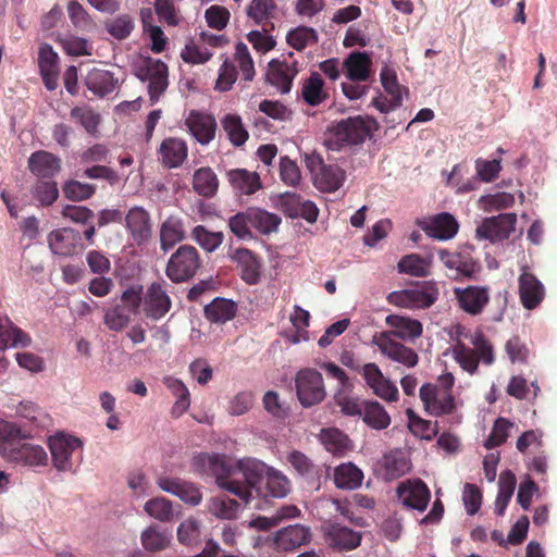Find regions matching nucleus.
<instances>
[{"mask_svg": "<svg viewBox=\"0 0 557 557\" xmlns=\"http://www.w3.org/2000/svg\"><path fill=\"white\" fill-rule=\"evenodd\" d=\"M193 466L200 473L213 475L219 487L246 505L255 496L284 498L290 492V481L283 472L256 458L233 460L224 454H200Z\"/></svg>", "mask_w": 557, "mask_h": 557, "instance_id": "nucleus-1", "label": "nucleus"}, {"mask_svg": "<svg viewBox=\"0 0 557 557\" xmlns=\"http://www.w3.org/2000/svg\"><path fill=\"white\" fill-rule=\"evenodd\" d=\"M458 336H463L473 346L471 348L458 338L451 347L453 358L463 371L475 374L480 362L485 366L494 363V347L481 331L471 333L462 329L458 332Z\"/></svg>", "mask_w": 557, "mask_h": 557, "instance_id": "nucleus-2", "label": "nucleus"}, {"mask_svg": "<svg viewBox=\"0 0 557 557\" xmlns=\"http://www.w3.org/2000/svg\"><path fill=\"white\" fill-rule=\"evenodd\" d=\"M455 377L450 372L441 374L435 383H425L420 387L419 396L424 410L433 417L451 414L456 410L453 395Z\"/></svg>", "mask_w": 557, "mask_h": 557, "instance_id": "nucleus-3", "label": "nucleus"}, {"mask_svg": "<svg viewBox=\"0 0 557 557\" xmlns=\"http://www.w3.org/2000/svg\"><path fill=\"white\" fill-rule=\"evenodd\" d=\"M377 128V121L368 115L342 120L330 132V148L339 149L343 146L361 144Z\"/></svg>", "mask_w": 557, "mask_h": 557, "instance_id": "nucleus-4", "label": "nucleus"}, {"mask_svg": "<svg viewBox=\"0 0 557 557\" xmlns=\"http://www.w3.org/2000/svg\"><path fill=\"white\" fill-rule=\"evenodd\" d=\"M202 267L199 251L191 245H181L169 258L165 274L175 284L188 282Z\"/></svg>", "mask_w": 557, "mask_h": 557, "instance_id": "nucleus-5", "label": "nucleus"}, {"mask_svg": "<svg viewBox=\"0 0 557 557\" xmlns=\"http://www.w3.org/2000/svg\"><path fill=\"white\" fill-rule=\"evenodd\" d=\"M305 164L312 175L315 187L321 191L334 193L345 182V171L337 164H325L318 153L306 154Z\"/></svg>", "mask_w": 557, "mask_h": 557, "instance_id": "nucleus-6", "label": "nucleus"}, {"mask_svg": "<svg viewBox=\"0 0 557 557\" xmlns=\"http://www.w3.org/2000/svg\"><path fill=\"white\" fill-rule=\"evenodd\" d=\"M296 395L305 408L321 404L326 397L322 374L312 368L300 369L295 376Z\"/></svg>", "mask_w": 557, "mask_h": 557, "instance_id": "nucleus-7", "label": "nucleus"}, {"mask_svg": "<svg viewBox=\"0 0 557 557\" xmlns=\"http://www.w3.org/2000/svg\"><path fill=\"white\" fill-rule=\"evenodd\" d=\"M49 448L52 462L59 471H73L82 460V442L73 436L57 435L50 437Z\"/></svg>", "mask_w": 557, "mask_h": 557, "instance_id": "nucleus-8", "label": "nucleus"}, {"mask_svg": "<svg viewBox=\"0 0 557 557\" xmlns=\"http://www.w3.org/2000/svg\"><path fill=\"white\" fill-rule=\"evenodd\" d=\"M8 461L26 467L46 466L48 454L40 445L16 440L4 447Z\"/></svg>", "mask_w": 557, "mask_h": 557, "instance_id": "nucleus-9", "label": "nucleus"}, {"mask_svg": "<svg viewBox=\"0 0 557 557\" xmlns=\"http://www.w3.org/2000/svg\"><path fill=\"white\" fill-rule=\"evenodd\" d=\"M438 297V289L429 287L426 289H403L392 292L387 296L389 304L409 308V309H425L430 308Z\"/></svg>", "mask_w": 557, "mask_h": 557, "instance_id": "nucleus-10", "label": "nucleus"}, {"mask_svg": "<svg viewBox=\"0 0 557 557\" xmlns=\"http://www.w3.org/2000/svg\"><path fill=\"white\" fill-rule=\"evenodd\" d=\"M141 79H148V91L151 103H156L169 85L168 65L159 59L147 58L140 69Z\"/></svg>", "mask_w": 557, "mask_h": 557, "instance_id": "nucleus-11", "label": "nucleus"}, {"mask_svg": "<svg viewBox=\"0 0 557 557\" xmlns=\"http://www.w3.org/2000/svg\"><path fill=\"white\" fill-rule=\"evenodd\" d=\"M417 225L431 238L437 240L451 239L459 230L457 220L448 212L417 221Z\"/></svg>", "mask_w": 557, "mask_h": 557, "instance_id": "nucleus-12", "label": "nucleus"}, {"mask_svg": "<svg viewBox=\"0 0 557 557\" xmlns=\"http://www.w3.org/2000/svg\"><path fill=\"white\" fill-rule=\"evenodd\" d=\"M165 282H153L147 287L144 293V308L145 315L151 320H160L163 318L172 307V301L164 288Z\"/></svg>", "mask_w": 557, "mask_h": 557, "instance_id": "nucleus-13", "label": "nucleus"}, {"mask_svg": "<svg viewBox=\"0 0 557 557\" xmlns=\"http://www.w3.org/2000/svg\"><path fill=\"white\" fill-rule=\"evenodd\" d=\"M517 216L515 213H502L497 216L485 219L476 228V234L481 238L491 242H499L509 238L515 231Z\"/></svg>", "mask_w": 557, "mask_h": 557, "instance_id": "nucleus-14", "label": "nucleus"}, {"mask_svg": "<svg viewBox=\"0 0 557 557\" xmlns=\"http://www.w3.org/2000/svg\"><path fill=\"white\" fill-rule=\"evenodd\" d=\"M458 306L470 315H479L490 301V288L487 286H467L454 288Z\"/></svg>", "mask_w": 557, "mask_h": 557, "instance_id": "nucleus-15", "label": "nucleus"}, {"mask_svg": "<svg viewBox=\"0 0 557 557\" xmlns=\"http://www.w3.org/2000/svg\"><path fill=\"white\" fill-rule=\"evenodd\" d=\"M397 496L405 507L422 512L429 505L431 493L428 485L418 479L400 483L397 487Z\"/></svg>", "mask_w": 557, "mask_h": 557, "instance_id": "nucleus-16", "label": "nucleus"}, {"mask_svg": "<svg viewBox=\"0 0 557 557\" xmlns=\"http://www.w3.org/2000/svg\"><path fill=\"white\" fill-rule=\"evenodd\" d=\"M125 227L137 245L147 243L152 235V222L149 212L139 206L132 207L124 216Z\"/></svg>", "mask_w": 557, "mask_h": 557, "instance_id": "nucleus-17", "label": "nucleus"}, {"mask_svg": "<svg viewBox=\"0 0 557 557\" xmlns=\"http://www.w3.org/2000/svg\"><path fill=\"white\" fill-rule=\"evenodd\" d=\"M297 61L288 62L286 60L274 59L269 62L267 70V82L275 87L280 92L287 94L290 91L293 81L298 74Z\"/></svg>", "mask_w": 557, "mask_h": 557, "instance_id": "nucleus-18", "label": "nucleus"}, {"mask_svg": "<svg viewBox=\"0 0 557 557\" xmlns=\"http://www.w3.org/2000/svg\"><path fill=\"white\" fill-rule=\"evenodd\" d=\"M438 257L444 265L453 272L451 277H473L481 267L468 252H450L438 250Z\"/></svg>", "mask_w": 557, "mask_h": 557, "instance_id": "nucleus-19", "label": "nucleus"}, {"mask_svg": "<svg viewBox=\"0 0 557 557\" xmlns=\"http://www.w3.org/2000/svg\"><path fill=\"white\" fill-rule=\"evenodd\" d=\"M518 284L522 306L528 310L539 307L545 297V288L540 280L533 273L524 270L518 278Z\"/></svg>", "mask_w": 557, "mask_h": 557, "instance_id": "nucleus-20", "label": "nucleus"}, {"mask_svg": "<svg viewBox=\"0 0 557 557\" xmlns=\"http://www.w3.org/2000/svg\"><path fill=\"white\" fill-rule=\"evenodd\" d=\"M185 124L190 134L201 145H208L215 136L216 122L211 114L191 110L185 120Z\"/></svg>", "mask_w": 557, "mask_h": 557, "instance_id": "nucleus-21", "label": "nucleus"}, {"mask_svg": "<svg viewBox=\"0 0 557 557\" xmlns=\"http://www.w3.org/2000/svg\"><path fill=\"white\" fill-rule=\"evenodd\" d=\"M329 545L338 550H351L361 543V533L336 522L329 523L324 529Z\"/></svg>", "mask_w": 557, "mask_h": 557, "instance_id": "nucleus-22", "label": "nucleus"}, {"mask_svg": "<svg viewBox=\"0 0 557 557\" xmlns=\"http://www.w3.org/2000/svg\"><path fill=\"white\" fill-rule=\"evenodd\" d=\"M311 530L304 524H290L275 533L274 542L277 549L289 552L308 544L311 541Z\"/></svg>", "mask_w": 557, "mask_h": 557, "instance_id": "nucleus-23", "label": "nucleus"}, {"mask_svg": "<svg viewBox=\"0 0 557 557\" xmlns=\"http://www.w3.org/2000/svg\"><path fill=\"white\" fill-rule=\"evenodd\" d=\"M157 484L162 491L180 497L187 504L195 506L202 499L201 492L194 483L178 478L159 476L157 479Z\"/></svg>", "mask_w": 557, "mask_h": 557, "instance_id": "nucleus-24", "label": "nucleus"}, {"mask_svg": "<svg viewBox=\"0 0 557 557\" xmlns=\"http://www.w3.org/2000/svg\"><path fill=\"white\" fill-rule=\"evenodd\" d=\"M226 177L233 190L239 196H251L263 187L261 177L256 171L232 169L227 171Z\"/></svg>", "mask_w": 557, "mask_h": 557, "instance_id": "nucleus-25", "label": "nucleus"}, {"mask_svg": "<svg viewBox=\"0 0 557 557\" xmlns=\"http://www.w3.org/2000/svg\"><path fill=\"white\" fill-rule=\"evenodd\" d=\"M28 169L38 178L53 180L61 171V159L52 152L38 150L29 156Z\"/></svg>", "mask_w": 557, "mask_h": 557, "instance_id": "nucleus-26", "label": "nucleus"}, {"mask_svg": "<svg viewBox=\"0 0 557 557\" xmlns=\"http://www.w3.org/2000/svg\"><path fill=\"white\" fill-rule=\"evenodd\" d=\"M81 242L79 232L71 227L52 231L48 235V244L54 255L69 257L77 252Z\"/></svg>", "mask_w": 557, "mask_h": 557, "instance_id": "nucleus-27", "label": "nucleus"}, {"mask_svg": "<svg viewBox=\"0 0 557 557\" xmlns=\"http://www.w3.org/2000/svg\"><path fill=\"white\" fill-rule=\"evenodd\" d=\"M230 257L240 269V276L247 284L255 285L260 281L261 263L251 250L237 248L230 252Z\"/></svg>", "mask_w": 557, "mask_h": 557, "instance_id": "nucleus-28", "label": "nucleus"}, {"mask_svg": "<svg viewBox=\"0 0 557 557\" xmlns=\"http://www.w3.org/2000/svg\"><path fill=\"white\" fill-rule=\"evenodd\" d=\"M158 152L163 166L168 169H176L186 160L188 147L185 140L176 137H169L161 143Z\"/></svg>", "mask_w": 557, "mask_h": 557, "instance_id": "nucleus-29", "label": "nucleus"}, {"mask_svg": "<svg viewBox=\"0 0 557 557\" xmlns=\"http://www.w3.org/2000/svg\"><path fill=\"white\" fill-rule=\"evenodd\" d=\"M107 34L117 41H124L132 37L137 28V20L133 13L124 12L112 15L103 22Z\"/></svg>", "mask_w": 557, "mask_h": 557, "instance_id": "nucleus-30", "label": "nucleus"}, {"mask_svg": "<svg viewBox=\"0 0 557 557\" xmlns=\"http://www.w3.org/2000/svg\"><path fill=\"white\" fill-rule=\"evenodd\" d=\"M372 60L367 52L354 51L343 63L346 77L350 82H367L371 77Z\"/></svg>", "mask_w": 557, "mask_h": 557, "instance_id": "nucleus-31", "label": "nucleus"}, {"mask_svg": "<svg viewBox=\"0 0 557 557\" xmlns=\"http://www.w3.org/2000/svg\"><path fill=\"white\" fill-rule=\"evenodd\" d=\"M277 5L275 0H251L246 8V14L256 25L262 26L263 32L273 28Z\"/></svg>", "mask_w": 557, "mask_h": 557, "instance_id": "nucleus-32", "label": "nucleus"}, {"mask_svg": "<svg viewBox=\"0 0 557 557\" xmlns=\"http://www.w3.org/2000/svg\"><path fill=\"white\" fill-rule=\"evenodd\" d=\"M117 81L107 70L92 69L88 72L85 84L98 97H104L114 91Z\"/></svg>", "mask_w": 557, "mask_h": 557, "instance_id": "nucleus-33", "label": "nucleus"}, {"mask_svg": "<svg viewBox=\"0 0 557 557\" xmlns=\"http://www.w3.org/2000/svg\"><path fill=\"white\" fill-rule=\"evenodd\" d=\"M203 311L210 322L223 324L236 315L237 305L230 299L216 297L205 306Z\"/></svg>", "mask_w": 557, "mask_h": 557, "instance_id": "nucleus-34", "label": "nucleus"}, {"mask_svg": "<svg viewBox=\"0 0 557 557\" xmlns=\"http://www.w3.org/2000/svg\"><path fill=\"white\" fill-rule=\"evenodd\" d=\"M301 97L307 104L312 107H317L327 99L324 81L318 72H311L310 76L304 81Z\"/></svg>", "mask_w": 557, "mask_h": 557, "instance_id": "nucleus-35", "label": "nucleus"}, {"mask_svg": "<svg viewBox=\"0 0 557 557\" xmlns=\"http://www.w3.org/2000/svg\"><path fill=\"white\" fill-rule=\"evenodd\" d=\"M380 350L391 360L399 362L408 368L414 367L419 361L418 354L413 349L395 341H387L381 344Z\"/></svg>", "mask_w": 557, "mask_h": 557, "instance_id": "nucleus-36", "label": "nucleus"}, {"mask_svg": "<svg viewBox=\"0 0 557 557\" xmlns=\"http://www.w3.org/2000/svg\"><path fill=\"white\" fill-rule=\"evenodd\" d=\"M431 257H421L418 253L404 256L397 263L399 273L417 277H426L431 274Z\"/></svg>", "mask_w": 557, "mask_h": 557, "instance_id": "nucleus-37", "label": "nucleus"}, {"mask_svg": "<svg viewBox=\"0 0 557 557\" xmlns=\"http://www.w3.org/2000/svg\"><path fill=\"white\" fill-rule=\"evenodd\" d=\"M293 469L309 482L318 481L321 475V468L312 462V460L299 450H292L286 457Z\"/></svg>", "mask_w": 557, "mask_h": 557, "instance_id": "nucleus-38", "label": "nucleus"}, {"mask_svg": "<svg viewBox=\"0 0 557 557\" xmlns=\"http://www.w3.org/2000/svg\"><path fill=\"white\" fill-rule=\"evenodd\" d=\"M164 385L169 388L176 401L172 407L173 417H181L190 406V394L186 385L178 379L173 376L163 377Z\"/></svg>", "mask_w": 557, "mask_h": 557, "instance_id": "nucleus-39", "label": "nucleus"}, {"mask_svg": "<svg viewBox=\"0 0 557 557\" xmlns=\"http://www.w3.org/2000/svg\"><path fill=\"white\" fill-rule=\"evenodd\" d=\"M250 224L260 234L269 235L276 232L282 219L272 212L258 207H249Z\"/></svg>", "mask_w": 557, "mask_h": 557, "instance_id": "nucleus-40", "label": "nucleus"}, {"mask_svg": "<svg viewBox=\"0 0 557 557\" xmlns=\"http://www.w3.org/2000/svg\"><path fill=\"white\" fill-rule=\"evenodd\" d=\"M363 422L373 430H385L391 424V417L379 401H363Z\"/></svg>", "mask_w": 557, "mask_h": 557, "instance_id": "nucleus-41", "label": "nucleus"}, {"mask_svg": "<svg viewBox=\"0 0 557 557\" xmlns=\"http://www.w3.org/2000/svg\"><path fill=\"white\" fill-rule=\"evenodd\" d=\"M363 480L362 471L354 463H342L334 470V483L342 490H355L361 486Z\"/></svg>", "mask_w": 557, "mask_h": 557, "instance_id": "nucleus-42", "label": "nucleus"}, {"mask_svg": "<svg viewBox=\"0 0 557 557\" xmlns=\"http://www.w3.org/2000/svg\"><path fill=\"white\" fill-rule=\"evenodd\" d=\"M70 117L82 125L87 134L97 136L99 133V125L101 115L91 107L84 104L71 109Z\"/></svg>", "mask_w": 557, "mask_h": 557, "instance_id": "nucleus-43", "label": "nucleus"}, {"mask_svg": "<svg viewBox=\"0 0 557 557\" xmlns=\"http://www.w3.org/2000/svg\"><path fill=\"white\" fill-rule=\"evenodd\" d=\"M516 476L507 470L500 473L498 481V494L495 502V512L503 516L516 488Z\"/></svg>", "mask_w": 557, "mask_h": 557, "instance_id": "nucleus-44", "label": "nucleus"}, {"mask_svg": "<svg viewBox=\"0 0 557 557\" xmlns=\"http://www.w3.org/2000/svg\"><path fill=\"white\" fill-rule=\"evenodd\" d=\"M195 191L203 197H212L219 187V180L210 168H200L195 171L193 177Z\"/></svg>", "mask_w": 557, "mask_h": 557, "instance_id": "nucleus-45", "label": "nucleus"}, {"mask_svg": "<svg viewBox=\"0 0 557 557\" xmlns=\"http://www.w3.org/2000/svg\"><path fill=\"white\" fill-rule=\"evenodd\" d=\"M221 125L230 141L235 147H240L248 140L249 134L245 128L239 115L231 113L226 114L221 120Z\"/></svg>", "mask_w": 557, "mask_h": 557, "instance_id": "nucleus-46", "label": "nucleus"}, {"mask_svg": "<svg viewBox=\"0 0 557 557\" xmlns=\"http://www.w3.org/2000/svg\"><path fill=\"white\" fill-rule=\"evenodd\" d=\"M184 238L185 233L181 221L169 218L162 223L160 228V245L162 250L166 251L173 248Z\"/></svg>", "mask_w": 557, "mask_h": 557, "instance_id": "nucleus-47", "label": "nucleus"}, {"mask_svg": "<svg viewBox=\"0 0 557 557\" xmlns=\"http://www.w3.org/2000/svg\"><path fill=\"white\" fill-rule=\"evenodd\" d=\"M386 323L397 330V334L401 338H416L422 334V324L420 321L392 314L386 318Z\"/></svg>", "mask_w": 557, "mask_h": 557, "instance_id": "nucleus-48", "label": "nucleus"}, {"mask_svg": "<svg viewBox=\"0 0 557 557\" xmlns=\"http://www.w3.org/2000/svg\"><path fill=\"white\" fill-rule=\"evenodd\" d=\"M406 414L408 417V428L413 435L428 441L433 440L437 435V422L432 423L429 420L422 419L410 408L406 410Z\"/></svg>", "mask_w": 557, "mask_h": 557, "instance_id": "nucleus-49", "label": "nucleus"}, {"mask_svg": "<svg viewBox=\"0 0 557 557\" xmlns=\"http://www.w3.org/2000/svg\"><path fill=\"white\" fill-rule=\"evenodd\" d=\"M32 195L41 206H51L59 197L57 182L39 178L32 187Z\"/></svg>", "mask_w": 557, "mask_h": 557, "instance_id": "nucleus-50", "label": "nucleus"}, {"mask_svg": "<svg viewBox=\"0 0 557 557\" xmlns=\"http://www.w3.org/2000/svg\"><path fill=\"white\" fill-rule=\"evenodd\" d=\"M170 541L171 535L161 531L158 525H150L141 533V544L149 552L163 550L170 544Z\"/></svg>", "mask_w": 557, "mask_h": 557, "instance_id": "nucleus-51", "label": "nucleus"}, {"mask_svg": "<svg viewBox=\"0 0 557 557\" xmlns=\"http://www.w3.org/2000/svg\"><path fill=\"white\" fill-rule=\"evenodd\" d=\"M96 190V185L82 183L76 180H69L62 186L64 197L74 202L90 199L95 195Z\"/></svg>", "mask_w": 557, "mask_h": 557, "instance_id": "nucleus-52", "label": "nucleus"}, {"mask_svg": "<svg viewBox=\"0 0 557 557\" xmlns=\"http://www.w3.org/2000/svg\"><path fill=\"white\" fill-rule=\"evenodd\" d=\"M287 44L294 49L301 51L309 46L318 42L315 29L307 26H299L288 32L286 36Z\"/></svg>", "mask_w": 557, "mask_h": 557, "instance_id": "nucleus-53", "label": "nucleus"}, {"mask_svg": "<svg viewBox=\"0 0 557 557\" xmlns=\"http://www.w3.org/2000/svg\"><path fill=\"white\" fill-rule=\"evenodd\" d=\"M145 511L152 518L161 521L168 522L172 520L174 516V510L172 506V502L164 497H154L149 499L145 504Z\"/></svg>", "mask_w": 557, "mask_h": 557, "instance_id": "nucleus-54", "label": "nucleus"}, {"mask_svg": "<svg viewBox=\"0 0 557 557\" xmlns=\"http://www.w3.org/2000/svg\"><path fill=\"white\" fill-rule=\"evenodd\" d=\"M132 315L119 304L107 309L103 317L104 325L115 332L124 330L131 322Z\"/></svg>", "mask_w": 557, "mask_h": 557, "instance_id": "nucleus-55", "label": "nucleus"}, {"mask_svg": "<svg viewBox=\"0 0 557 557\" xmlns=\"http://www.w3.org/2000/svg\"><path fill=\"white\" fill-rule=\"evenodd\" d=\"M228 227L231 232L239 239L249 240L253 238L250 231V215L249 209L237 212L228 219Z\"/></svg>", "mask_w": 557, "mask_h": 557, "instance_id": "nucleus-56", "label": "nucleus"}, {"mask_svg": "<svg viewBox=\"0 0 557 557\" xmlns=\"http://www.w3.org/2000/svg\"><path fill=\"white\" fill-rule=\"evenodd\" d=\"M191 237L208 252L214 251L224 238L221 232H210L203 225L194 227Z\"/></svg>", "mask_w": 557, "mask_h": 557, "instance_id": "nucleus-57", "label": "nucleus"}, {"mask_svg": "<svg viewBox=\"0 0 557 557\" xmlns=\"http://www.w3.org/2000/svg\"><path fill=\"white\" fill-rule=\"evenodd\" d=\"M121 307H124L131 315L139 313L140 307H144V290L141 285H132L121 295Z\"/></svg>", "mask_w": 557, "mask_h": 557, "instance_id": "nucleus-58", "label": "nucleus"}, {"mask_svg": "<svg viewBox=\"0 0 557 557\" xmlns=\"http://www.w3.org/2000/svg\"><path fill=\"white\" fill-rule=\"evenodd\" d=\"M513 426L509 420L505 418H497L494 422L492 432L485 441V447L492 449L504 444L508 436L509 430Z\"/></svg>", "mask_w": 557, "mask_h": 557, "instance_id": "nucleus-59", "label": "nucleus"}, {"mask_svg": "<svg viewBox=\"0 0 557 557\" xmlns=\"http://www.w3.org/2000/svg\"><path fill=\"white\" fill-rule=\"evenodd\" d=\"M334 400L345 416L361 417L363 410V401H360L356 397L346 395L342 391H338L335 394Z\"/></svg>", "mask_w": 557, "mask_h": 557, "instance_id": "nucleus-60", "label": "nucleus"}, {"mask_svg": "<svg viewBox=\"0 0 557 557\" xmlns=\"http://www.w3.org/2000/svg\"><path fill=\"white\" fill-rule=\"evenodd\" d=\"M63 50L73 57L91 55L92 47L88 40L78 36H69L61 39Z\"/></svg>", "mask_w": 557, "mask_h": 557, "instance_id": "nucleus-61", "label": "nucleus"}, {"mask_svg": "<svg viewBox=\"0 0 557 557\" xmlns=\"http://www.w3.org/2000/svg\"><path fill=\"white\" fill-rule=\"evenodd\" d=\"M200 537V524L197 519L184 520L177 529V539L182 544L193 545Z\"/></svg>", "mask_w": 557, "mask_h": 557, "instance_id": "nucleus-62", "label": "nucleus"}, {"mask_svg": "<svg viewBox=\"0 0 557 557\" xmlns=\"http://www.w3.org/2000/svg\"><path fill=\"white\" fill-rule=\"evenodd\" d=\"M505 350L512 363H527L530 350L519 336L509 338L505 345Z\"/></svg>", "mask_w": 557, "mask_h": 557, "instance_id": "nucleus-63", "label": "nucleus"}, {"mask_svg": "<svg viewBox=\"0 0 557 557\" xmlns=\"http://www.w3.org/2000/svg\"><path fill=\"white\" fill-rule=\"evenodd\" d=\"M235 59L238 62L245 81L251 82L255 76L253 61L245 44L238 42L235 47Z\"/></svg>", "mask_w": 557, "mask_h": 557, "instance_id": "nucleus-64", "label": "nucleus"}]
</instances>
